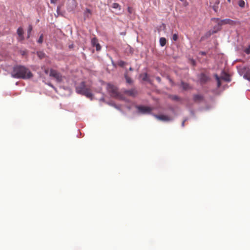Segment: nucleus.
<instances>
[{
  "label": "nucleus",
  "instance_id": "nucleus-1",
  "mask_svg": "<svg viewBox=\"0 0 250 250\" xmlns=\"http://www.w3.org/2000/svg\"><path fill=\"white\" fill-rule=\"evenodd\" d=\"M15 78L28 79L33 77L31 72L27 68L21 65H17L13 68L11 73Z\"/></svg>",
  "mask_w": 250,
  "mask_h": 250
},
{
  "label": "nucleus",
  "instance_id": "nucleus-2",
  "mask_svg": "<svg viewBox=\"0 0 250 250\" xmlns=\"http://www.w3.org/2000/svg\"><path fill=\"white\" fill-rule=\"evenodd\" d=\"M76 91L77 93L84 95L88 98L92 99L93 94L91 89L86 86L84 82H82L80 85L76 87Z\"/></svg>",
  "mask_w": 250,
  "mask_h": 250
},
{
  "label": "nucleus",
  "instance_id": "nucleus-3",
  "mask_svg": "<svg viewBox=\"0 0 250 250\" xmlns=\"http://www.w3.org/2000/svg\"><path fill=\"white\" fill-rule=\"evenodd\" d=\"M106 88L111 97L116 99H123V95L118 92V88L116 86L111 83H108Z\"/></svg>",
  "mask_w": 250,
  "mask_h": 250
},
{
  "label": "nucleus",
  "instance_id": "nucleus-4",
  "mask_svg": "<svg viewBox=\"0 0 250 250\" xmlns=\"http://www.w3.org/2000/svg\"><path fill=\"white\" fill-rule=\"evenodd\" d=\"M212 21L219 25L218 30H221V26L223 25L229 24L234 25L236 24V22L229 19H226L224 20H220L219 18H213L211 20Z\"/></svg>",
  "mask_w": 250,
  "mask_h": 250
},
{
  "label": "nucleus",
  "instance_id": "nucleus-5",
  "mask_svg": "<svg viewBox=\"0 0 250 250\" xmlns=\"http://www.w3.org/2000/svg\"><path fill=\"white\" fill-rule=\"evenodd\" d=\"M49 76L54 78L58 83H61L63 78V77L60 72L52 69H50Z\"/></svg>",
  "mask_w": 250,
  "mask_h": 250
},
{
  "label": "nucleus",
  "instance_id": "nucleus-6",
  "mask_svg": "<svg viewBox=\"0 0 250 250\" xmlns=\"http://www.w3.org/2000/svg\"><path fill=\"white\" fill-rule=\"evenodd\" d=\"M139 111L142 114L149 113L151 111V108L145 106H138L137 107Z\"/></svg>",
  "mask_w": 250,
  "mask_h": 250
},
{
  "label": "nucleus",
  "instance_id": "nucleus-7",
  "mask_svg": "<svg viewBox=\"0 0 250 250\" xmlns=\"http://www.w3.org/2000/svg\"><path fill=\"white\" fill-rule=\"evenodd\" d=\"M154 116L156 118L161 121H169L170 120V119L168 116L164 115H155Z\"/></svg>",
  "mask_w": 250,
  "mask_h": 250
},
{
  "label": "nucleus",
  "instance_id": "nucleus-8",
  "mask_svg": "<svg viewBox=\"0 0 250 250\" xmlns=\"http://www.w3.org/2000/svg\"><path fill=\"white\" fill-rule=\"evenodd\" d=\"M17 34L19 37L20 41H23L24 40L23 37V30L22 27H20L17 29Z\"/></svg>",
  "mask_w": 250,
  "mask_h": 250
},
{
  "label": "nucleus",
  "instance_id": "nucleus-9",
  "mask_svg": "<svg viewBox=\"0 0 250 250\" xmlns=\"http://www.w3.org/2000/svg\"><path fill=\"white\" fill-rule=\"evenodd\" d=\"M124 93L129 96H135L137 94V92L134 89H132L130 90H125L124 91Z\"/></svg>",
  "mask_w": 250,
  "mask_h": 250
},
{
  "label": "nucleus",
  "instance_id": "nucleus-10",
  "mask_svg": "<svg viewBox=\"0 0 250 250\" xmlns=\"http://www.w3.org/2000/svg\"><path fill=\"white\" fill-rule=\"evenodd\" d=\"M220 78L227 82L230 81L229 75L224 71L222 72Z\"/></svg>",
  "mask_w": 250,
  "mask_h": 250
},
{
  "label": "nucleus",
  "instance_id": "nucleus-11",
  "mask_svg": "<svg viewBox=\"0 0 250 250\" xmlns=\"http://www.w3.org/2000/svg\"><path fill=\"white\" fill-rule=\"evenodd\" d=\"M200 81L202 83H205L208 80L209 77L206 74H205L204 73H202L200 75Z\"/></svg>",
  "mask_w": 250,
  "mask_h": 250
},
{
  "label": "nucleus",
  "instance_id": "nucleus-12",
  "mask_svg": "<svg viewBox=\"0 0 250 250\" xmlns=\"http://www.w3.org/2000/svg\"><path fill=\"white\" fill-rule=\"evenodd\" d=\"M219 25L217 24V25H215L213 27V30L212 31H209L208 33H207V35L208 37H209L211 34H213L214 33H216L217 32L220 31L221 30H218Z\"/></svg>",
  "mask_w": 250,
  "mask_h": 250
},
{
  "label": "nucleus",
  "instance_id": "nucleus-13",
  "mask_svg": "<svg viewBox=\"0 0 250 250\" xmlns=\"http://www.w3.org/2000/svg\"><path fill=\"white\" fill-rule=\"evenodd\" d=\"M220 3L219 0H216L213 5L212 6V8L215 12H217L219 7L218 5Z\"/></svg>",
  "mask_w": 250,
  "mask_h": 250
},
{
  "label": "nucleus",
  "instance_id": "nucleus-14",
  "mask_svg": "<svg viewBox=\"0 0 250 250\" xmlns=\"http://www.w3.org/2000/svg\"><path fill=\"white\" fill-rule=\"evenodd\" d=\"M193 99L195 102H200L203 99V97L200 94H197L193 96Z\"/></svg>",
  "mask_w": 250,
  "mask_h": 250
},
{
  "label": "nucleus",
  "instance_id": "nucleus-15",
  "mask_svg": "<svg viewBox=\"0 0 250 250\" xmlns=\"http://www.w3.org/2000/svg\"><path fill=\"white\" fill-rule=\"evenodd\" d=\"M37 56L40 59H42L45 57V54L42 51H38L37 52Z\"/></svg>",
  "mask_w": 250,
  "mask_h": 250
},
{
  "label": "nucleus",
  "instance_id": "nucleus-16",
  "mask_svg": "<svg viewBox=\"0 0 250 250\" xmlns=\"http://www.w3.org/2000/svg\"><path fill=\"white\" fill-rule=\"evenodd\" d=\"M167 42L166 38L162 37L160 39V44L162 46H164Z\"/></svg>",
  "mask_w": 250,
  "mask_h": 250
},
{
  "label": "nucleus",
  "instance_id": "nucleus-17",
  "mask_svg": "<svg viewBox=\"0 0 250 250\" xmlns=\"http://www.w3.org/2000/svg\"><path fill=\"white\" fill-rule=\"evenodd\" d=\"M32 25L30 24L28 26V29H27V38H29L30 37L31 33L32 31Z\"/></svg>",
  "mask_w": 250,
  "mask_h": 250
},
{
  "label": "nucleus",
  "instance_id": "nucleus-18",
  "mask_svg": "<svg viewBox=\"0 0 250 250\" xmlns=\"http://www.w3.org/2000/svg\"><path fill=\"white\" fill-rule=\"evenodd\" d=\"M140 77L142 78L144 81H148V75L147 73L142 74L140 75Z\"/></svg>",
  "mask_w": 250,
  "mask_h": 250
},
{
  "label": "nucleus",
  "instance_id": "nucleus-19",
  "mask_svg": "<svg viewBox=\"0 0 250 250\" xmlns=\"http://www.w3.org/2000/svg\"><path fill=\"white\" fill-rule=\"evenodd\" d=\"M112 8L118 9L119 11L121 10V6L118 3H114L112 4Z\"/></svg>",
  "mask_w": 250,
  "mask_h": 250
},
{
  "label": "nucleus",
  "instance_id": "nucleus-20",
  "mask_svg": "<svg viewBox=\"0 0 250 250\" xmlns=\"http://www.w3.org/2000/svg\"><path fill=\"white\" fill-rule=\"evenodd\" d=\"M181 86L182 88L185 90L188 89L189 88V84L187 83H185L184 82L181 83Z\"/></svg>",
  "mask_w": 250,
  "mask_h": 250
},
{
  "label": "nucleus",
  "instance_id": "nucleus-21",
  "mask_svg": "<svg viewBox=\"0 0 250 250\" xmlns=\"http://www.w3.org/2000/svg\"><path fill=\"white\" fill-rule=\"evenodd\" d=\"M125 77L126 80V83H129V84H130L132 83V80L129 77H128L127 76L126 73L125 74Z\"/></svg>",
  "mask_w": 250,
  "mask_h": 250
},
{
  "label": "nucleus",
  "instance_id": "nucleus-22",
  "mask_svg": "<svg viewBox=\"0 0 250 250\" xmlns=\"http://www.w3.org/2000/svg\"><path fill=\"white\" fill-rule=\"evenodd\" d=\"M99 43L98 41L97 38H93L91 40V44L93 46H95V45Z\"/></svg>",
  "mask_w": 250,
  "mask_h": 250
},
{
  "label": "nucleus",
  "instance_id": "nucleus-23",
  "mask_svg": "<svg viewBox=\"0 0 250 250\" xmlns=\"http://www.w3.org/2000/svg\"><path fill=\"white\" fill-rule=\"evenodd\" d=\"M215 78L217 82V86L219 87L221 85L220 78H219L217 75H215Z\"/></svg>",
  "mask_w": 250,
  "mask_h": 250
},
{
  "label": "nucleus",
  "instance_id": "nucleus-24",
  "mask_svg": "<svg viewBox=\"0 0 250 250\" xmlns=\"http://www.w3.org/2000/svg\"><path fill=\"white\" fill-rule=\"evenodd\" d=\"M238 5L240 7L243 8L245 7V2L243 0H240L238 2Z\"/></svg>",
  "mask_w": 250,
  "mask_h": 250
},
{
  "label": "nucleus",
  "instance_id": "nucleus-25",
  "mask_svg": "<svg viewBox=\"0 0 250 250\" xmlns=\"http://www.w3.org/2000/svg\"><path fill=\"white\" fill-rule=\"evenodd\" d=\"M125 64L126 62L123 61H120L118 62V64L121 67H124Z\"/></svg>",
  "mask_w": 250,
  "mask_h": 250
},
{
  "label": "nucleus",
  "instance_id": "nucleus-26",
  "mask_svg": "<svg viewBox=\"0 0 250 250\" xmlns=\"http://www.w3.org/2000/svg\"><path fill=\"white\" fill-rule=\"evenodd\" d=\"M43 36L42 34L38 40V42L39 43H42L43 42Z\"/></svg>",
  "mask_w": 250,
  "mask_h": 250
},
{
  "label": "nucleus",
  "instance_id": "nucleus-27",
  "mask_svg": "<svg viewBox=\"0 0 250 250\" xmlns=\"http://www.w3.org/2000/svg\"><path fill=\"white\" fill-rule=\"evenodd\" d=\"M127 11L129 14H132L134 12V10L131 7H128Z\"/></svg>",
  "mask_w": 250,
  "mask_h": 250
},
{
  "label": "nucleus",
  "instance_id": "nucleus-28",
  "mask_svg": "<svg viewBox=\"0 0 250 250\" xmlns=\"http://www.w3.org/2000/svg\"><path fill=\"white\" fill-rule=\"evenodd\" d=\"M87 14H91V10L90 9H86L85 10V13H84L85 16L88 17V16H87V15H86Z\"/></svg>",
  "mask_w": 250,
  "mask_h": 250
},
{
  "label": "nucleus",
  "instance_id": "nucleus-29",
  "mask_svg": "<svg viewBox=\"0 0 250 250\" xmlns=\"http://www.w3.org/2000/svg\"><path fill=\"white\" fill-rule=\"evenodd\" d=\"M245 52L247 54H249L250 53V45L248 48L245 49Z\"/></svg>",
  "mask_w": 250,
  "mask_h": 250
},
{
  "label": "nucleus",
  "instance_id": "nucleus-30",
  "mask_svg": "<svg viewBox=\"0 0 250 250\" xmlns=\"http://www.w3.org/2000/svg\"><path fill=\"white\" fill-rule=\"evenodd\" d=\"M95 46L96 47L97 51H99L101 50V47L99 43L95 45Z\"/></svg>",
  "mask_w": 250,
  "mask_h": 250
},
{
  "label": "nucleus",
  "instance_id": "nucleus-31",
  "mask_svg": "<svg viewBox=\"0 0 250 250\" xmlns=\"http://www.w3.org/2000/svg\"><path fill=\"white\" fill-rule=\"evenodd\" d=\"M177 39H178V35H177V34H174L173 35V36H172V40H173V41H177Z\"/></svg>",
  "mask_w": 250,
  "mask_h": 250
},
{
  "label": "nucleus",
  "instance_id": "nucleus-32",
  "mask_svg": "<svg viewBox=\"0 0 250 250\" xmlns=\"http://www.w3.org/2000/svg\"><path fill=\"white\" fill-rule=\"evenodd\" d=\"M51 3H55L57 2V0H50Z\"/></svg>",
  "mask_w": 250,
  "mask_h": 250
},
{
  "label": "nucleus",
  "instance_id": "nucleus-33",
  "mask_svg": "<svg viewBox=\"0 0 250 250\" xmlns=\"http://www.w3.org/2000/svg\"><path fill=\"white\" fill-rule=\"evenodd\" d=\"M186 122V120H184L183 121V122H182V126H184L185 125V122Z\"/></svg>",
  "mask_w": 250,
  "mask_h": 250
},
{
  "label": "nucleus",
  "instance_id": "nucleus-34",
  "mask_svg": "<svg viewBox=\"0 0 250 250\" xmlns=\"http://www.w3.org/2000/svg\"><path fill=\"white\" fill-rule=\"evenodd\" d=\"M201 54L203 55H205L206 54V52H201Z\"/></svg>",
  "mask_w": 250,
  "mask_h": 250
},
{
  "label": "nucleus",
  "instance_id": "nucleus-35",
  "mask_svg": "<svg viewBox=\"0 0 250 250\" xmlns=\"http://www.w3.org/2000/svg\"><path fill=\"white\" fill-rule=\"evenodd\" d=\"M156 79H157V81H158V82H160V81H161V79H160V77H157V78H156Z\"/></svg>",
  "mask_w": 250,
  "mask_h": 250
},
{
  "label": "nucleus",
  "instance_id": "nucleus-36",
  "mask_svg": "<svg viewBox=\"0 0 250 250\" xmlns=\"http://www.w3.org/2000/svg\"><path fill=\"white\" fill-rule=\"evenodd\" d=\"M44 72H45L46 74H48V70H45Z\"/></svg>",
  "mask_w": 250,
  "mask_h": 250
},
{
  "label": "nucleus",
  "instance_id": "nucleus-37",
  "mask_svg": "<svg viewBox=\"0 0 250 250\" xmlns=\"http://www.w3.org/2000/svg\"><path fill=\"white\" fill-rule=\"evenodd\" d=\"M129 70L130 71H132V70H133V68H132V67H130V68H129Z\"/></svg>",
  "mask_w": 250,
  "mask_h": 250
},
{
  "label": "nucleus",
  "instance_id": "nucleus-38",
  "mask_svg": "<svg viewBox=\"0 0 250 250\" xmlns=\"http://www.w3.org/2000/svg\"><path fill=\"white\" fill-rule=\"evenodd\" d=\"M227 1H228V2H229V3H230V1H231V0H227Z\"/></svg>",
  "mask_w": 250,
  "mask_h": 250
}]
</instances>
